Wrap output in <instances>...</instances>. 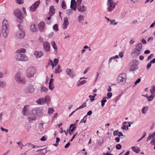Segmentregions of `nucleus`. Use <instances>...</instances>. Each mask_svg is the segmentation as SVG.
Masks as SVG:
<instances>
[{
  "label": "nucleus",
  "mask_w": 155,
  "mask_h": 155,
  "mask_svg": "<svg viewBox=\"0 0 155 155\" xmlns=\"http://www.w3.org/2000/svg\"><path fill=\"white\" fill-rule=\"evenodd\" d=\"M61 8L63 9H65L66 8V3L63 0L62 1L61 3Z\"/></svg>",
  "instance_id": "nucleus-32"
},
{
  "label": "nucleus",
  "mask_w": 155,
  "mask_h": 155,
  "mask_svg": "<svg viewBox=\"0 0 155 155\" xmlns=\"http://www.w3.org/2000/svg\"><path fill=\"white\" fill-rule=\"evenodd\" d=\"M45 23L43 22H41L38 25V28L39 31L41 32H42L43 31L45 27Z\"/></svg>",
  "instance_id": "nucleus-18"
},
{
  "label": "nucleus",
  "mask_w": 155,
  "mask_h": 155,
  "mask_svg": "<svg viewBox=\"0 0 155 155\" xmlns=\"http://www.w3.org/2000/svg\"><path fill=\"white\" fill-rule=\"evenodd\" d=\"M151 139H152V140L150 142V143L152 145H154L153 149L155 150V131L148 137L147 141Z\"/></svg>",
  "instance_id": "nucleus-14"
},
{
  "label": "nucleus",
  "mask_w": 155,
  "mask_h": 155,
  "mask_svg": "<svg viewBox=\"0 0 155 155\" xmlns=\"http://www.w3.org/2000/svg\"><path fill=\"white\" fill-rule=\"evenodd\" d=\"M66 13L67 14H68V15L72 13V11L71 9H67L66 10Z\"/></svg>",
  "instance_id": "nucleus-46"
},
{
  "label": "nucleus",
  "mask_w": 155,
  "mask_h": 155,
  "mask_svg": "<svg viewBox=\"0 0 155 155\" xmlns=\"http://www.w3.org/2000/svg\"><path fill=\"white\" fill-rule=\"evenodd\" d=\"M151 64L150 62L149 63L146 67L147 69H149L151 66Z\"/></svg>",
  "instance_id": "nucleus-60"
},
{
  "label": "nucleus",
  "mask_w": 155,
  "mask_h": 155,
  "mask_svg": "<svg viewBox=\"0 0 155 155\" xmlns=\"http://www.w3.org/2000/svg\"><path fill=\"white\" fill-rule=\"evenodd\" d=\"M153 55L152 54H151L147 58V60H149L150 59H151L152 57H153Z\"/></svg>",
  "instance_id": "nucleus-59"
},
{
  "label": "nucleus",
  "mask_w": 155,
  "mask_h": 155,
  "mask_svg": "<svg viewBox=\"0 0 155 155\" xmlns=\"http://www.w3.org/2000/svg\"><path fill=\"white\" fill-rule=\"evenodd\" d=\"M54 111V108L52 107L49 108L48 109V113L49 114H51L53 113Z\"/></svg>",
  "instance_id": "nucleus-36"
},
{
  "label": "nucleus",
  "mask_w": 155,
  "mask_h": 155,
  "mask_svg": "<svg viewBox=\"0 0 155 155\" xmlns=\"http://www.w3.org/2000/svg\"><path fill=\"white\" fill-rule=\"evenodd\" d=\"M35 91L33 86L31 84H29L28 86L27 89L26 91L27 94H30L33 93Z\"/></svg>",
  "instance_id": "nucleus-17"
},
{
  "label": "nucleus",
  "mask_w": 155,
  "mask_h": 155,
  "mask_svg": "<svg viewBox=\"0 0 155 155\" xmlns=\"http://www.w3.org/2000/svg\"><path fill=\"white\" fill-rule=\"evenodd\" d=\"M131 149L133 150L136 153H138L140 151L139 148L137 147H131Z\"/></svg>",
  "instance_id": "nucleus-28"
},
{
  "label": "nucleus",
  "mask_w": 155,
  "mask_h": 155,
  "mask_svg": "<svg viewBox=\"0 0 155 155\" xmlns=\"http://www.w3.org/2000/svg\"><path fill=\"white\" fill-rule=\"evenodd\" d=\"M122 146L121 144H118L116 146V148L117 150H120Z\"/></svg>",
  "instance_id": "nucleus-44"
},
{
  "label": "nucleus",
  "mask_w": 155,
  "mask_h": 155,
  "mask_svg": "<svg viewBox=\"0 0 155 155\" xmlns=\"http://www.w3.org/2000/svg\"><path fill=\"white\" fill-rule=\"evenodd\" d=\"M51 44L54 49L56 50L57 49V46L54 41H51Z\"/></svg>",
  "instance_id": "nucleus-31"
},
{
  "label": "nucleus",
  "mask_w": 155,
  "mask_h": 155,
  "mask_svg": "<svg viewBox=\"0 0 155 155\" xmlns=\"http://www.w3.org/2000/svg\"><path fill=\"white\" fill-rule=\"evenodd\" d=\"M127 76L125 73H122L118 75L117 79L118 83L120 84H124L126 81Z\"/></svg>",
  "instance_id": "nucleus-4"
},
{
  "label": "nucleus",
  "mask_w": 155,
  "mask_h": 155,
  "mask_svg": "<svg viewBox=\"0 0 155 155\" xmlns=\"http://www.w3.org/2000/svg\"><path fill=\"white\" fill-rule=\"evenodd\" d=\"M36 72V69L34 67H28L26 70V76L28 78L33 77Z\"/></svg>",
  "instance_id": "nucleus-7"
},
{
  "label": "nucleus",
  "mask_w": 155,
  "mask_h": 155,
  "mask_svg": "<svg viewBox=\"0 0 155 155\" xmlns=\"http://www.w3.org/2000/svg\"><path fill=\"white\" fill-rule=\"evenodd\" d=\"M87 82V81L85 80H83V81H81L80 82L78 83L77 84V86H79L81 85H83Z\"/></svg>",
  "instance_id": "nucleus-38"
},
{
  "label": "nucleus",
  "mask_w": 155,
  "mask_h": 155,
  "mask_svg": "<svg viewBox=\"0 0 155 155\" xmlns=\"http://www.w3.org/2000/svg\"><path fill=\"white\" fill-rule=\"evenodd\" d=\"M107 100L104 99H103L101 101V106L102 107H103L105 104V103L107 101Z\"/></svg>",
  "instance_id": "nucleus-43"
},
{
  "label": "nucleus",
  "mask_w": 155,
  "mask_h": 155,
  "mask_svg": "<svg viewBox=\"0 0 155 155\" xmlns=\"http://www.w3.org/2000/svg\"><path fill=\"white\" fill-rule=\"evenodd\" d=\"M142 45L141 43L137 44L135 48L131 53V55L133 57L137 56L139 55L141 52L142 49Z\"/></svg>",
  "instance_id": "nucleus-3"
},
{
  "label": "nucleus",
  "mask_w": 155,
  "mask_h": 155,
  "mask_svg": "<svg viewBox=\"0 0 155 155\" xmlns=\"http://www.w3.org/2000/svg\"><path fill=\"white\" fill-rule=\"evenodd\" d=\"M53 29L55 31H58V25L57 24H55L53 26Z\"/></svg>",
  "instance_id": "nucleus-41"
},
{
  "label": "nucleus",
  "mask_w": 155,
  "mask_h": 155,
  "mask_svg": "<svg viewBox=\"0 0 155 155\" xmlns=\"http://www.w3.org/2000/svg\"><path fill=\"white\" fill-rule=\"evenodd\" d=\"M6 85L5 81H0V87L3 88Z\"/></svg>",
  "instance_id": "nucleus-37"
},
{
  "label": "nucleus",
  "mask_w": 155,
  "mask_h": 155,
  "mask_svg": "<svg viewBox=\"0 0 155 155\" xmlns=\"http://www.w3.org/2000/svg\"><path fill=\"white\" fill-rule=\"evenodd\" d=\"M22 113L24 115L28 116V119L29 121L35 120V117L32 113L29 106H25L23 108Z\"/></svg>",
  "instance_id": "nucleus-1"
},
{
  "label": "nucleus",
  "mask_w": 155,
  "mask_h": 155,
  "mask_svg": "<svg viewBox=\"0 0 155 155\" xmlns=\"http://www.w3.org/2000/svg\"><path fill=\"white\" fill-rule=\"evenodd\" d=\"M75 124L76 123L70 125V130H69L71 132H72L75 130V128H76V126H74L75 125Z\"/></svg>",
  "instance_id": "nucleus-27"
},
{
  "label": "nucleus",
  "mask_w": 155,
  "mask_h": 155,
  "mask_svg": "<svg viewBox=\"0 0 155 155\" xmlns=\"http://www.w3.org/2000/svg\"><path fill=\"white\" fill-rule=\"evenodd\" d=\"M141 79L140 78H138L134 83V84L136 85L137 84L139 83Z\"/></svg>",
  "instance_id": "nucleus-53"
},
{
  "label": "nucleus",
  "mask_w": 155,
  "mask_h": 155,
  "mask_svg": "<svg viewBox=\"0 0 155 155\" xmlns=\"http://www.w3.org/2000/svg\"><path fill=\"white\" fill-rule=\"evenodd\" d=\"M138 62L136 60L132 61L130 64L131 67L130 68V71H135L138 68Z\"/></svg>",
  "instance_id": "nucleus-9"
},
{
  "label": "nucleus",
  "mask_w": 155,
  "mask_h": 155,
  "mask_svg": "<svg viewBox=\"0 0 155 155\" xmlns=\"http://www.w3.org/2000/svg\"><path fill=\"white\" fill-rule=\"evenodd\" d=\"M48 91V89L44 86H41V91L45 93H46Z\"/></svg>",
  "instance_id": "nucleus-34"
},
{
  "label": "nucleus",
  "mask_w": 155,
  "mask_h": 155,
  "mask_svg": "<svg viewBox=\"0 0 155 155\" xmlns=\"http://www.w3.org/2000/svg\"><path fill=\"white\" fill-rule=\"evenodd\" d=\"M17 3L20 4L23 3V0H16V1Z\"/></svg>",
  "instance_id": "nucleus-48"
},
{
  "label": "nucleus",
  "mask_w": 155,
  "mask_h": 155,
  "mask_svg": "<svg viewBox=\"0 0 155 155\" xmlns=\"http://www.w3.org/2000/svg\"><path fill=\"white\" fill-rule=\"evenodd\" d=\"M43 46L44 50L45 51L48 52L50 51V44L47 41H44L43 42Z\"/></svg>",
  "instance_id": "nucleus-16"
},
{
  "label": "nucleus",
  "mask_w": 155,
  "mask_h": 155,
  "mask_svg": "<svg viewBox=\"0 0 155 155\" xmlns=\"http://www.w3.org/2000/svg\"><path fill=\"white\" fill-rule=\"evenodd\" d=\"M55 11L54 7L51 6L49 9V15L50 16H52L55 13Z\"/></svg>",
  "instance_id": "nucleus-23"
},
{
  "label": "nucleus",
  "mask_w": 155,
  "mask_h": 155,
  "mask_svg": "<svg viewBox=\"0 0 155 155\" xmlns=\"http://www.w3.org/2000/svg\"><path fill=\"white\" fill-rule=\"evenodd\" d=\"M15 58L18 61H26L28 59V58L23 54L17 53L16 55Z\"/></svg>",
  "instance_id": "nucleus-8"
},
{
  "label": "nucleus",
  "mask_w": 155,
  "mask_h": 155,
  "mask_svg": "<svg viewBox=\"0 0 155 155\" xmlns=\"http://www.w3.org/2000/svg\"><path fill=\"white\" fill-rule=\"evenodd\" d=\"M107 95V96L109 98L111 97L112 95V93L110 92H109L108 93Z\"/></svg>",
  "instance_id": "nucleus-55"
},
{
  "label": "nucleus",
  "mask_w": 155,
  "mask_h": 155,
  "mask_svg": "<svg viewBox=\"0 0 155 155\" xmlns=\"http://www.w3.org/2000/svg\"><path fill=\"white\" fill-rule=\"evenodd\" d=\"M92 114V111L91 110H90L87 112V115H91Z\"/></svg>",
  "instance_id": "nucleus-63"
},
{
  "label": "nucleus",
  "mask_w": 155,
  "mask_h": 155,
  "mask_svg": "<svg viewBox=\"0 0 155 155\" xmlns=\"http://www.w3.org/2000/svg\"><path fill=\"white\" fill-rule=\"evenodd\" d=\"M118 134H119L118 135V137H120V136H123L124 135H123V134H122V133L120 132H118Z\"/></svg>",
  "instance_id": "nucleus-62"
},
{
  "label": "nucleus",
  "mask_w": 155,
  "mask_h": 155,
  "mask_svg": "<svg viewBox=\"0 0 155 155\" xmlns=\"http://www.w3.org/2000/svg\"><path fill=\"white\" fill-rule=\"evenodd\" d=\"M126 123V122H125L123 123V125L124 126V127H122L121 128L124 130H125L126 129V125L125 124Z\"/></svg>",
  "instance_id": "nucleus-54"
},
{
  "label": "nucleus",
  "mask_w": 155,
  "mask_h": 155,
  "mask_svg": "<svg viewBox=\"0 0 155 155\" xmlns=\"http://www.w3.org/2000/svg\"><path fill=\"white\" fill-rule=\"evenodd\" d=\"M36 103L38 104L42 105L46 103L47 105L50 103V97L48 96H46L45 98H40L36 101Z\"/></svg>",
  "instance_id": "nucleus-5"
},
{
  "label": "nucleus",
  "mask_w": 155,
  "mask_h": 155,
  "mask_svg": "<svg viewBox=\"0 0 155 155\" xmlns=\"http://www.w3.org/2000/svg\"><path fill=\"white\" fill-rule=\"evenodd\" d=\"M19 31L16 34V37L19 39H22L25 36V33L22 30V27L20 25H18Z\"/></svg>",
  "instance_id": "nucleus-12"
},
{
  "label": "nucleus",
  "mask_w": 155,
  "mask_h": 155,
  "mask_svg": "<svg viewBox=\"0 0 155 155\" xmlns=\"http://www.w3.org/2000/svg\"><path fill=\"white\" fill-rule=\"evenodd\" d=\"M45 150V152H44V153H43V152L41 153V155H42V154H44L46 153L47 152V151L46 150H45V149H39V150L40 152L41 151L43 150Z\"/></svg>",
  "instance_id": "nucleus-56"
},
{
  "label": "nucleus",
  "mask_w": 155,
  "mask_h": 155,
  "mask_svg": "<svg viewBox=\"0 0 155 155\" xmlns=\"http://www.w3.org/2000/svg\"><path fill=\"white\" fill-rule=\"evenodd\" d=\"M17 53H19L20 54H21L22 53H24L25 52V50L24 48H21L19 50H18L17 51Z\"/></svg>",
  "instance_id": "nucleus-33"
},
{
  "label": "nucleus",
  "mask_w": 155,
  "mask_h": 155,
  "mask_svg": "<svg viewBox=\"0 0 155 155\" xmlns=\"http://www.w3.org/2000/svg\"><path fill=\"white\" fill-rule=\"evenodd\" d=\"M61 68L60 66V65H58L57 66V68L55 69L54 72L55 73L57 74L58 73H60V72H61L62 71L60 69Z\"/></svg>",
  "instance_id": "nucleus-30"
},
{
  "label": "nucleus",
  "mask_w": 155,
  "mask_h": 155,
  "mask_svg": "<svg viewBox=\"0 0 155 155\" xmlns=\"http://www.w3.org/2000/svg\"><path fill=\"white\" fill-rule=\"evenodd\" d=\"M44 124L40 123L39 125V130L40 131H42L44 129V128L43 127Z\"/></svg>",
  "instance_id": "nucleus-42"
},
{
  "label": "nucleus",
  "mask_w": 155,
  "mask_h": 155,
  "mask_svg": "<svg viewBox=\"0 0 155 155\" xmlns=\"http://www.w3.org/2000/svg\"><path fill=\"white\" fill-rule=\"evenodd\" d=\"M9 25L8 21L5 20L2 22V32L3 36L7 38L9 33Z\"/></svg>",
  "instance_id": "nucleus-2"
},
{
  "label": "nucleus",
  "mask_w": 155,
  "mask_h": 155,
  "mask_svg": "<svg viewBox=\"0 0 155 155\" xmlns=\"http://www.w3.org/2000/svg\"><path fill=\"white\" fill-rule=\"evenodd\" d=\"M77 5L76 3L74 4V3L71 2L70 7L71 8L73 9L74 11H75L76 10V8Z\"/></svg>",
  "instance_id": "nucleus-25"
},
{
  "label": "nucleus",
  "mask_w": 155,
  "mask_h": 155,
  "mask_svg": "<svg viewBox=\"0 0 155 155\" xmlns=\"http://www.w3.org/2000/svg\"><path fill=\"white\" fill-rule=\"evenodd\" d=\"M90 70V69L89 68H87L84 71L83 73L84 74H85L88 71Z\"/></svg>",
  "instance_id": "nucleus-57"
},
{
  "label": "nucleus",
  "mask_w": 155,
  "mask_h": 155,
  "mask_svg": "<svg viewBox=\"0 0 155 155\" xmlns=\"http://www.w3.org/2000/svg\"><path fill=\"white\" fill-rule=\"evenodd\" d=\"M155 96V94H151L148 96L146 94V97L147 98V100L149 101H152L154 97Z\"/></svg>",
  "instance_id": "nucleus-24"
},
{
  "label": "nucleus",
  "mask_w": 155,
  "mask_h": 155,
  "mask_svg": "<svg viewBox=\"0 0 155 155\" xmlns=\"http://www.w3.org/2000/svg\"><path fill=\"white\" fill-rule=\"evenodd\" d=\"M69 25V22L68 18L66 17L64 18V21L63 22V28L64 29H65L67 28V26Z\"/></svg>",
  "instance_id": "nucleus-20"
},
{
  "label": "nucleus",
  "mask_w": 155,
  "mask_h": 155,
  "mask_svg": "<svg viewBox=\"0 0 155 155\" xmlns=\"http://www.w3.org/2000/svg\"><path fill=\"white\" fill-rule=\"evenodd\" d=\"M15 79L16 82L19 84H24L25 82L24 78L20 73H17L15 74Z\"/></svg>",
  "instance_id": "nucleus-6"
},
{
  "label": "nucleus",
  "mask_w": 155,
  "mask_h": 155,
  "mask_svg": "<svg viewBox=\"0 0 155 155\" xmlns=\"http://www.w3.org/2000/svg\"><path fill=\"white\" fill-rule=\"evenodd\" d=\"M14 14L18 18V21L19 23H21L23 19V17L21 13L18 10L16 9L14 11Z\"/></svg>",
  "instance_id": "nucleus-11"
},
{
  "label": "nucleus",
  "mask_w": 155,
  "mask_h": 155,
  "mask_svg": "<svg viewBox=\"0 0 155 155\" xmlns=\"http://www.w3.org/2000/svg\"><path fill=\"white\" fill-rule=\"evenodd\" d=\"M54 66H56L58 63V60L57 59L55 58L54 59Z\"/></svg>",
  "instance_id": "nucleus-47"
},
{
  "label": "nucleus",
  "mask_w": 155,
  "mask_h": 155,
  "mask_svg": "<svg viewBox=\"0 0 155 155\" xmlns=\"http://www.w3.org/2000/svg\"><path fill=\"white\" fill-rule=\"evenodd\" d=\"M114 0H108L107 3V10L108 12H111L115 7V5L113 3Z\"/></svg>",
  "instance_id": "nucleus-13"
},
{
  "label": "nucleus",
  "mask_w": 155,
  "mask_h": 155,
  "mask_svg": "<svg viewBox=\"0 0 155 155\" xmlns=\"http://www.w3.org/2000/svg\"><path fill=\"white\" fill-rule=\"evenodd\" d=\"M81 1H82V0H77V2H76L77 5H80V4L81 2Z\"/></svg>",
  "instance_id": "nucleus-51"
},
{
  "label": "nucleus",
  "mask_w": 155,
  "mask_h": 155,
  "mask_svg": "<svg viewBox=\"0 0 155 155\" xmlns=\"http://www.w3.org/2000/svg\"><path fill=\"white\" fill-rule=\"evenodd\" d=\"M40 1H38L35 2L30 8V10L32 12H34L39 5Z\"/></svg>",
  "instance_id": "nucleus-15"
},
{
  "label": "nucleus",
  "mask_w": 155,
  "mask_h": 155,
  "mask_svg": "<svg viewBox=\"0 0 155 155\" xmlns=\"http://www.w3.org/2000/svg\"><path fill=\"white\" fill-rule=\"evenodd\" d=\"M150 92L151 94H154L155 93V86H153L150 90Z\"/></svg>",
  "instance_id": "nucleus-29"
},
{
  "label": "nucleus",
  "mask_w": 155,
  "mask_h": 155,
  "mask_svg": "<svg viewBox=\"0 0 155 155\" xmlns=\"http://www.w3.org/2000/svg\"><path fill=\"white\" fill-rule=\"evenodd\" d=\"M30 30L33 32H35L37 31L35 27V25L34 24H32L31 25Z\"/></svg>",
  "instance_id": "nucleus-26"
},
{
  "label": "nucleus",
  "mask_w": 155,
  "mask_h": 155,
  "mask_svg": "<svg viewBox=\"0 0 155 155\" xmlns=\"http://www.w3.org/2000/svg\"><path fill=\"white\" fill-rule=\"evenodd\" d=\"M70 143L69 142H68L64 146V148H68L70 145Z\"/></svg>",
  "instance_id": "nucleus-58"
},
{
  "label": "nucleus",
  "mask_w": 155,
  "mask_h": 155,
  "mask_svg": "<svg viewBox=\"0 0 155 155\" xmlns=\"http://www.w3.org/2000/svg\"><path fill=\"white\" fill-rule=\"evenodd\" d=\"M110 24L111 25H116L117 24V22H115L114 20H110Z\"/></svg>",
  "instance_id": "nucleus-49"
},
{
  "label": "nucleus",
  "mask_w": 155,
  "mask_h": 155,
  "mask_svg": "<svg viewBox=\"0 0 155 155\" xmlns=\"http://www.w3.org/2000/svg\"><path fill=\"white\" fill-rule=\"evenodd\" d=\"M34 55L37 58H39L43 55V53L41 51H35Z\"/></svg>",
  "instance_id": "nucleus-21"
},
{
  "label": "nucleus",
  "mask_w": 155,
  "mask_h": 155,
  "mask_svg": "<svg viewBox=\"0 0 155 155\" xmlns=\"http://www.w3.org/2000/svg\"><path fill=\"white\" fill-rule=\"evenodd\" d=\"M84 20V18L83 16L80 15L78 17V21L79 22H81V21H83Z\"/></svg>",
  "instance_id": "nucleus-35"
},
{
  "label": "nucleus",
  "mask_w": 155,
  "mask_h": 155,
  "mask_svg": "<svg viewBox=\"0 0 155 155\" xmlns=\"http://www.w3.org/2000/svg\"><path fill=\"white\" fill-rule=\"evenodd\" d=\"M49 89L51 90H52L54 89V84L49 83Z\"/></svg>",
  "instance_id": "nucleus-39"
},
{
  "label": "nucleus",
  "mask_w": 155,
  "mask_h": 155,
  "mask_svg": "<svg viewBox=\"0 0 155 155\" xmlns=\"http://www.w3.org/2000/svg\"><path fill=\"white\" fill-rule=\"evenodd\" d=\"M155 25V21H154V22L151 24V25L150 26V28H153V27Z\"/></svg>",
  "instance_id": "nucleus-64"
},
{
  "label": "nucleus",
  "mask_w": 155,
  "mask_h": 155,
  "mask_svg": "<svg viewBox=\"0 0 155 155\" xmlns=\"http://www.w3.org/2000/svg\"><path fill=\"white\" fill-rule=\"evenodd\" d=\"M0 128L1 130L3 131H5L6 132H8V130L7 129H4L2 127H1Z\"/></svg>",
  "instance_id": "nucleus-52"
},
{
  "label": "nucleus",
  "mask_w": 155,
  "mask_h": 155,
  "mask_svg": "<svg viewBox=\"0 0 155 155\" xmlns=\"http://www.w3.org/2000/svg\"><path fill=\"white\" fill-rule=\"evenodd\" d=\"M77 7L78 10L80 12H82L86 10V8L83 5H77Z\"/></svg>",
  "instance_id": "nucleus-19"
},
{
  "label": "nucleus",
  "mask_w": 155,
  "mask_h": 155,
  "mask_svg": "<svg viewBox=\"0 0 155 155\" xmlns=\"http://www.w3.org/2000/svg\"><path fill=\"white\" fill-rule=\"evenodd\" d=\"M150 64H154L155 62V58L151 60L150 62Z\"/></svg>",
  "instance_id": "nucleus-61"
},
{
  "label": "nucleus",
  "mask_w": 155,
  "mask_h": 155,
  "mask_svg": "<svg viewBox=\"0 0 155 155\" xmlns=\"http://www.w3.org/2000/svg\"><path fill=\"white\" fill-rule=\"evenodd\" d=\"M86 106V102H84V103H83V104L82 105L80 106L79 107L77 108L76 109V110H77L79 109L84 107H85Z\"/></svg>",
  "instance_id": "nucleus-40"
},
{
  "label": "nucleus",
  "mask_w": 155,
  "mask_h": 155,
  "mask_svg": "<svg viewBox=\"0 0 155 155\" xmlns=\"http://www.w3.org/2000/svg\"><path fill=\"white\" fill-rule=\"evenodd\" d=\"M32 113L35 117V120L36 119V117H38L43 114L42 110L40 108H35L32 110Z\"/></svg>",
  "instance_id": "nucleus-10"
},
{
  "label": "nucleus",
  "mask_w": 155,
  "mask_h": 155,
  "mask_svg": "<svg viewBox=\"0 0 155 155\" xmlns=\"http://www.w3.org/2000/svg\"><path fill=\"white\" fill-rule=\"evenodd\" d=\"M17 143L18 145H20V147L21 149H22V147L24 146V145L21 143L20 142H17Z\"/></svg>",
  "instance_id": "nucleus-50"
},
{
  "label": "nucleus",
  "mask_w": 155,
  "mask_h": 155,
  "mask_svg": "<svg viewBox=\"0 0 155 155\" xmlns=\"http://www.w3.org/2000/svg\"><path fill=\"white\" fill-rule=\"evenodd\" d=\"M47 139V137L46 136H44L41 138L40 140L41 141H45Z\"/></svg>",
  "instance_id": "nucleus-45"
},
{
  "label": "nucleus",
  "mask_w": 155,
  "mask_h": 155,
  "mask_svg": "<svg viewBox=\"0 0 155 155\" xmlns=\"http://www.w3.org/2000/svg\"><path fill=\"white\" fill-rule=\"evenodd\" d=\"M66 72L72 78L74 77L73 73L71 72V70L70 69H67L66 70Z\"/></svg>",
  "instance_id": "nucleus-22"
}]
</instances>
